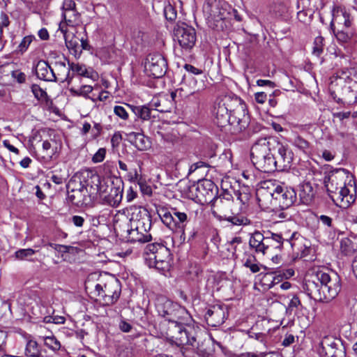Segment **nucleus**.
<instances>
[{
    "label": "nucleus",
    "instance_id": "obj_1",
    "mask_svg": "<svg viewBox=\"0 0 357 357\" xmlns=\"http://www.w3.org/2000/svg\"><path fill=\"white\" fill-rule=\"evenodd\" d=\"M245 112V104L241 98L236 96H226L214 105V121L220 128L229 126L233 128L231 132H241L245 130L250 123V116Z\"/></svg>",
    "mask_w": 357,
    "mask_h": 357
},
{
    "label": "nucleus",
    "instance_id": "obj_2",
    "mask_svg": "<svg viewBox=\"0 0 357 357\" xmlns=\"http://www.w3.org/2000/svg\"><path fill=\"white\" fill-rule=\"evenodd\" d=\"M299 234L294 231L289 236L288 234L284 235L280 233H273L271 231L263 233L255 231L249 240L250 247L255 250L256 253L270 256L275 252H282L284 250L291 249L294 252L296 243Z\"/></svg>",
    "mask_w": 357,
    "mask_h": 357
},
{
    "label": "nucleus",
    "instance_id": "obj_3",
    "mask_svg": "<svg viewBox=\"0 0 357 357\" xmlns=\"http://www.w3.org/2000/svg\"><path fill=\"white\" fill-rule=\"evenodd\" d=\"M130 219L128 229V239L132 243H146L152 239L150 229L152 225L151 216L146 208H138Z\"/></svg>",
    "mask_w": 357,
    "mask_h": 357
},
{
    "label": "nucleus",
    "instance_id": "obj_4",
    "mask_svg": "<svg viewBox=\"0 0 357 357\" xmlns=\"http://www.w3.org/2000/svg\"><path fill=\"white\" fill-rule=\"evenodd\" d=\"M192 317L189 314V319H183L176 324L168 325L167 335L168 340L178 347L190 345L197 347V329L193 324Z\"/></svg>",
    "mask_w": 357,
    "mask_h": 357
},
{
    "label": "nucleus",
    "instance_id": "obj_5",
    "mask_svg": "<svg viewBox=\"0 0 357 357\" xmlns=\"http://www.w3.org/2000/svg\"><path fill=\"white\" fill-rule=\"evenodd\" d=\"M270 144L271 137L259 138L253 144L250 150L252 162L257 169L266 173L276 170Z\"/></svg>",
    "mask_w": 357,
    "mask_h": 357
},
{
    "label": "nucleus",
    "instance_id": "obj_6",
    "mask_svg": "<svg viewBox=\"0 0 357 357\" xmlns=\"http://www.w3.org/2000/svg\"><path fill=\"white\" fill-rule=\"evenodd\" d=\"M75 183H78L79 185H81V189L84 188L90 197L101 196L107 192L108 186L102 182L100 175L91 169H84L76 174L70 179L66 188L68 189Z\"/></svg>",
    "mask_w": 357,
    "mask_h": 357
},
{
    "label": "nucleus",
    "instance_id": "obj_7",
    "mask_svg": "<svg viewBox=\"0 0 357 357\" xmlns=\"http://www.w3.org/2000/svg\"><path fill=\"white\" fill-rule=\"evenodd\" d=\"M144 260L148 266L155 268L163 273L170 268L171 252L162 243L148 244L144 251Z\"/></svg>",
    "mask_w": 357,
    "mask_h": 357
},
{
    "label": "nucleus",
    "instance_id": "obj_8",
    "mask_svg": "<svg viewBox=\"0 0 357 357\" xmlns=\"http://www.w3.org/2000/svg\"><path fill=\"white\" fill-rule=\"evenodd\" d=\"M155 309L159 316L168 321L169 325L176 324L183 319H189V312L185 307L164 296L156 298Z\"/></svg>",
    "mask_w": 357,
    "mask_h": 357
},
{
    "label": "nucleus",
    "instance_id": "obj_9",
    "mask_svg": "<svg viewBox=\"0 0 357 357\" xmlns=\"http://www.w3.org/2000/svg\"><path fill=\"white\" fill-rule=\"evenodd\" d=\"M273 188L270 189V195L272 197L271 204L280 208L281 210L287 209L297 202V193L294 188L284 184L275 185L271 183Z\"/></svg>",
    "mask_w": 357,
    "mask_h": 357
},
{
    "label": "nucleus",
    "instance_id": "obj_10",
    "mask_svg": "<svg viewBox=\"0 0 357 357\" xmlns=\"http://www.w3.org/2000/svg\"><path fill=\"white\" fill-rule=\"evenodd\" d=\"M274 165L276 170L284 171L291 167L294 159V153L287 144L280 142L277 137H271V144Z\"/></svg>",
    "mask_w": 357,
    "mask_h": 357
},
{
    "label": "nucleus",
    "instance_id": "obj_11",
    "mask_svg": "<svg viewBox=\"0 0 357 357\" xmlns=\"http://www.w3.org/2000/svg\"><path fill=\"white\" fill-rule=\"evenodd\" d=\"M121 292V284L116 278L107 280L104 285L96 284L93 294L102 298L103 305L109 306L117 302Z\"/></svg>",
    "mask_w": 357,
    "mask_h": 357
},
{
    "label": "nucleus",
    "instance_id": "obj_12",
    "mask_svg": "<svg viewBox=\"0 0 357 357\" xmlns=\"http://www.w3.org/2000/svg\"><path fill=\"white\" fill-rule=\"evenodd\" d=\"M231 7L222 0H206L203 12L208 22H220L231 18Z\"/></svg>",
    "mask_w": 357,
    "mask_h": 357
},
{
    "label": "nucleus",
    "instance_id": "obj_13",
    "mask_svg": "<svg viewBox=\"0 0 357 357\" xmlns=\"http://www.w3.org/2000/svg\"><path fill=\"white\" fill-rule=\"evenodd\" d=\"M320 357H345L344 347L340 340L333 336H324L317 347Z\"/></svg>",
    "mask_w": 357,
    "mask_h": 357
},
{
    "label": "nucleus",
    "instance_id": "obj_14",
    "mask_svg": "<svg viewBox=\"0 0 357 357\" xmlns=\"http://www.w3.org/2000/svg\"><path fill=\"white\" fill-rule=\"evenodd\" d=\"M318 275L322 284V290L324 294L326 303L332 301L340 293L342 285L341 280L338 275L333 273L330 275L323 271H318Z\"/></svg>",
    "mask_w": 357,
    "mask_h": 357
},
{
    "label": "nucleus",
    "instance_id": "obj_15",
    "mask_svg": "<svg viewBox=\"0 0 357 357\" xmlns=\"http://www.w3.org/2000/svg\"><path fill=\"white\" fill-rule=\"evenodd\" d=\"M167 69V62L159 53L149 54L144 61V71L149 77L153 78L162 77Z\"/></svg>",
    "mask_w": 357,
    "mask_h": 357
},
{
    "label": "nucleus",
    "instance_id": "obj_16",
    "mask_svg": "<svg viewBox=\"0 0 357 357\" xmlns=\"http://www.w3.org/2000/svg\"><path fill=\"white\" fill-rule=\"evenodd\" d=\"M174 36L177 38L181 50L188 53L196 42L195 29L188 24H176L174 29Z\"/></svg>",
    "mask_w": 357,
    "mask_h": 357
},
{
    "label": "nucleus",
    "instance_id": "obj_17",
    "mask_svg": "<svg viewBox=\"0 0 357 357\" xmlns=\"http://www.w3.org/2000/svg\"><path fill=\"white\" fill-rule=\"evenodd\" d=\"M197 198L200 202L211 203L214 206L218 199V188L217 185L209 179L199 180L196 187Z\"/></svg>",
    "mask_w": 357,
    "mask_h": 357
},
{
    "label": "nucleus",
    "instance_id": "obj_18",
    "mask_svg": "<svg viewBox=\"0 0 357 357\" xmlns=\"http://www.w3.org/2000/svg\"><path fill=\"white\" fill-rule=\"evenodd\" d=\"M347 173L348 171L345 169L331 167L328 174L324 177V187L328 195L332 200L340 189V183L337 181L340 180L343 182V179Z\"/></svg>",
    "mask_w": 357,
    "mask_h": 357
},
{
    "label": "nucleus",
    "instance_id": "obj_19",
    "mask_svg": "<svg viewBox=\"0 0 357 357\" xmlns=\"http://www.w3.org/2000/svg\"><path fill=\"white\" fill-rule=\"evenodd\" d=\"M199 90L200 88L197 87V79L190 75H184L179 87L174 92L172 93L171 96L173 99L177 95L181 98H185Z\"/></svg>",
    "mask_w": 357,
    "mask_h": 357
},
{
    "label": "nucleus",
    "instance_id": "obj_20",
    "mask_svg": "<svg viewBox=\"0 0 357 357\" xmlns=\"http://www.w3.org/2000/svg\"><path fill=\"white\" fill-rule=\"evenodd\" d=\"M68 69L67 72V75L65 77L61 78V82H67L68 84H70L72 81L73 77H70V71L71 70L73 74H76L77 75L90 78L93 81H96L98 77V73L91 68L87 67L84 64L80 63H74L68 62Z\"/></svg>",
    "mask_w": 357,
    "mask_h": 357
},
{
    "label": "nucleus",
    "instance_id": "obj_21",
    "mask_svg": "<svg viewBox=\"0 0 357 357\" xmlns=\"http://www.w3.org/2000/svg\"><path fill=\"white\" fill-rule=\"evenodd\" d=\"M155 206L156 213L163 225L173 232L178 234L176 215H173L172 212L173 207L162 204L155 205Z\"/></svg>",
    "mask_w": 357,
    "mask_h": 357
},
{
    "label": "nucleus",
    "instance_id": "obj_22",
    "mask_svg": "<svg viewBox=\"0 0 357 357\" xmlns=\"http://www.w3.org/2000/svg\"><path fill=\"white\" fill-rule=\"evenodd\" d=\"M319 276L317 272L314 278L306 280L303 285V289L310 298L324 303L326 296H324L323 293L322 284Z\"/></svg>",
    "mask_w": 357,
    "mask_h": 357
},
{
    "label": "nucleus",
    "instance_id": "obj_23",
    "mask_svg": "<svg viewBox=\"0 0 357 357\" xmlns=\"http://www.w3.org/2000/svg\"><path fill=\"white\" fill-rule=\"evenodd\" d=\"M72 185H73V188L70 186L68 189L67 188L68 202L78 207L87 205L88 196L84 193L86 191L84 188L81 189V185H79L78 183Z\"/></svg>",
    "mask_w": 357,
    "mask_h": 357
},
{
    "label": "nucleus",
    "instance_id": "obj_24",
    "mask_svg": "<svg viewBox=\"0 0 357 357\" xmlns=\"http://www.w3.org/2000/svg\"><path fill=\"white\" fill-rule=\"evenodd\" d=\"M355 200L356 196L350 193L349 190L345 185V182H340V189L332 200L334 204L340 208H346Z\"/></svg>",
    "mask_w": 357,
    "mask_h": 357
},
{
    "label": "nucleus",
    "instance_id": "obj_25",
    "mask_svg": "<svg viewBox=\"0 0 357 357\" xmlns=\"http://www.w3.org/2000/svg\"><path fill=\"white\" fill-rule=\"evenodd\" d=\"M36 75L41 80L46 82H57V77L49 63L40 60L36 66Z\"/></svg>",
    "mask_w": 357,
    "mask_h": 357
},
{
    "label": "nucleus",
    "instance_id": "obj_26",
    "mask_svg": "<svg viewBox=\"0 0 357 357\" xmlns=\"http://www.w3.org/2000/svg\"><path fill=\"white\" fill-rule=\"evenodd\" d=\"M123 181L119 178H115L112 182L110 191L108 194V201L114 206L119 205L123 198Z\"/></svg>",
    "mask_w": 357,
    "mask_h": 357
},
{
    "label": "nucleus",
    "instance_id": "obj_27",
    "mask_svg": "<svg viewBox=\"0 0 357 357\" xmlns=\"http://www.w3.org/2000/svg\"><path fill=\"white\" fill-rule=\"evenodd\" d=\"M68 24H59V29H61V32L63 33V38L68 49L75 56H79L82 53V50L79 44V39L74 36H72L71 38L69 39L70 36L67 33L66 30Z\"/></svg>",
    "mask_w": 357,
    "mask_h": 357
},
{
    "label": "nucleus",
    "instance_id": "obj_28",
    "mask_svg": "<svg viewBox=\"0 0 357 357\" xmlns=\"http://www.w3.org/2000/svg\"><path fill=\"white\" fill-rule=\"evenodd\" d=\"M316 190L310 181H304L299 185V203L308 205L314 199Z\"/></svg>",
    "mask_w": 357,
    "mask_h": 357
},
{
    "label": "nucleus",
    "instance_id": "obj_29",
    "mask_svg": "<svg viewBox=\"0 0 357 357\" xmlns=\"http://www.w3.org/2000/svg\"><path fill=\"white\" fill-rule=\"evenodd\" d=\"M39 309L40 316H39L35 312H33V314L36 317L37 319H43L44 323H53L56 324H63L66 321L65 318L61 316H50L46 315L54 312V310L52 307H48L45 305L37 306Z\"/></svg>",
    "mask_w": 357,
    "mask_h": 357
},
{
    "label": "nucleus",
    "instance_id": "obj_30",
    "mask_svg": "<svg viewBox=\"0 0 357 357\" xmlns=\"http://www.w3.org/2000/svg\"><path fill=\"white\" fill-rule=\"evenodd\" d=\"M342 28L336 29L335 24H330L331 30L335 36L337 40L342 43H347L354 36V31L353 28L351 26V24H341Z\"/></svg>",
    "mask_w": 357,
    "mask_h": 357
},
{
    "label": "nucleus",
    "instance_id": "obj_31",
    "mask_svg": "<svg viewBox=\"0 0 357 357\" xmlns=\"http://www.w3.org/2000/svg\"><path fill=\"white\" fill-rule=\"evenodd\" d=\"M173 215H176V223L178 229V234H180V240L184 242L185 240V228L187 225L190 221V218L185 212L178 211L176 208L173 207Z\"/></svg>",
    "mask_w": 357,
    "mask_h": 357
},
{
    "label": "nucleus",
    "instance_id": "obj_32",
    "mask_svg": "<svg viewBox=\"0 0 357 357\" xmlns=\"http://www.w3.org/2000/svg\"><path fill=\"white\" fill-rule=\"evenodd\" d=\"M127 107L134 114L135 120L145 121L150 120L151 117H155L147 104L143 105L127 104Z\"/></svg>",
    "mask_w": 357,
    "mask_h": 357
},
{
    "label": "nucleus",
    "instance_id": "obj_33",
    "mask_svg": "<svg viewBox=\"0 0 357 357\" xmlns=\"http://www.w3.org/2000/svg\"><path fill=\"white\" fill-rule=\"evenodd\" d=\"M213 215L218 220H225L232 225L241 226L250 225V221L245 215L241 213L233 214L231 215H220L215 211H212Z\"/></svg>",
    "mask_w": 357,
    "mask_h": 357
},
{
    "label": "nucleus",
    "instance_id": "obj_34",
    "mask_svg": "<svg viewBox=\"0 0 357 357\" xmlns=\"http://www.w3.org/2000/svg\"><path fill=\"white\" fill-rule=\"evenodd\" d=\"M129 177H130L129 180L131 182H135V181L137 182V183L139 186L140 190L143 195H148V196L152 195V193H153L152 188L150 185H149L148 184H146L145 180L143 179L142 176L138 174L137 169H134L133 173L132 172L130 173Z\"/></svg>",
    "mask_w": 357,
    "mask_h": 357
},
{
    "label": "nucleus",
    "instance_id": "obj_35",
    "mask_svg": "<svg viewBox=\"0 0 357 357\" xmlns=\"http://www.w3.org/2000/svg\"><path fill=\"white\" fill-rule=\"evenodd\" d=\"M130 136H133L131 142L132 145H134L138 150H146L150 146V142L149 138L146 137L144 134L139 132H133L130 135Z\"/></svg>",
    "mask_w": 357,
    "mask_h": 357
},
{
    "label": "nucleus",
    "instance_id": "obj_36",
    "mask_svg": "<svg viewBox=\"0 0 357 357\" xmlns=\"http://www.w3.org/2000/svg\"><path fill=\"white\" fill-rule=\"evenodd\" d=\"M316 217L318 222L325 229L333 230L334 235L337 234L339 236L342 234V232L335 227L334 220L331 217L324 214L320 215H317Z\"/></svg>",
    "mask_w": 357,
    "mask_h": 357
},
{
    "label": "nucleus",
    "instance_id": "obj_37",
    "mask_svg": "<svg viewBox=\"0 0 357 357\" xmlns=\"http://www.w3.org/2000/svg\"><path fill=\"white\" fill-rule=\"evenodd\" d=\"M31 90L35 98H36L38 100L45 102L47 105H52V100L49 97L47 92L40 88L39 85L33 84L31 86Z\"/></svg>",
    "mask_w": 357,
    "mask_h": 357
},
{
    "label": "nucleus",
    "instance_id": "obj_38",
    "mask_svg": "<svg viewBox=\"0 0 357 357\" xmlns=\"http://www.w3.org/2000/svg\"><path fill=\"white\" fill-rule=\"evenodd\" d=\"M35 36L33 35H29L24 36L19 45L17 46L15 52L17 54L22 55L24 54L28 50L31 43L35 40Z\"/></svg>",
    "mask_w": 357,
    "mask_h": 357
},
{
    "label": "nucleus",
    "instance_id": "obj_39",
    "mask_svg": "<svg viewBox=\"0 0 357 357\" xmlns=\"http://www.w3.org/2000/svg\"><path fill=\"white\" fill-rule=\"evenodd\" d=\"M215 312L214 315L213 316L211 321H214L215 324H213V325H220L225 323L227 319V317L225 314V312L223 307L220 305H215Z\"/></svg>",
    "mask_w": 357,
    "mask_h": 357
},
{
    "label": "nucleus",
    "instance_id": "obj_40",
    "mask_svg": "<svg viewBox=\"0 0 357 357\" xmlns=\"http://www.w3.org/2000/svg\"><path fill=\"white\" fill-rule=\"evenodd\" d=\"M93 91V87L91 85H82L79 89H71L70 92L77 96H82L85 98H89L96 102L94 98H91L89 94Z\"/></svg>",
    "mask_w": 357,
    "mask_h": 357
},
{
    "label": "nucleus",
    "instance_id": "obj_41",
    "mask_svg": "<svg viewBox=\"0 0 357 357\" xmlns=\"http://www.w3.org/2000/svg\"><path fill=\"white\" fill-rule=\"evenodd\" d=\"M26 357H40L38 344L36 341H29L26 344L25 349Z\"/></svg>",
    "mask_w": 357,
    "mask_h": 357
},
{
    "label": "nucleus",
    "instance_id": "obj_42",
    "mask_svg": "<svg viewBox=\"0 0 357 357\" xmlns=\"http://www.w3.org/2000/svg\"><path fill=\"white\" fill-rule=\"evenodd\" d=\"M294 146L297 147L304 153H307L310 149V143L300 135H296L291 141Z\"/></svg>",
    "mask_w": 357,
    "mask_h": 357
},
{
    "label": "nucleus",
    "instance_id": "obj_43",
    "mask_svg": "<svg viewBox=\"0 0 357 357\" xmlns=\"http://www.w3.org/2000/svg\"><path fill=\"white\" fill-rule=\"evenodd\" d=\"M36 250L32 248L19 249L15 252L14 256L18 260H29L31 261L29 257H32Z\"/></svg>",
    "mask_w": 357,
    "mask_h": 357
},
{
    "label": "nucleus",
    "instance_id": "obj_44",
    "mask_svg": "<svg viewBox=\"0 0 357 357\" xmlns=\"http://www.w3.org/2000/svg\"><path fill=\"white\" fill-rule=\"evenodd\" d=\"M188 275L190 279L198 283L201 282L203 278V271L199 266L195 265L190 267Z\"/></svg>",
    "mask_w": 357,
    "mask_h": 357
},
{
    "label": "nucleus",
    "instance_id": "obj_45",
    "mask_svg": "<svg viewBox=\"0 0 357 357\" xmlns=\"http://www.w3.org/2000/svg\"><path fill=\"white\" fill-rule=\"evenodd\" d=\"M44 344L54 351H59L61 348L60 342L54 335L45 337Z\"/></svg>",
    "mask_w": 357,
    "mask_h": 357
},
{
    "label": "nucleus",
    "instance_id": "obj_46",
    "mask_svg": "<svg viewBox=\"0 0 357 357\" xmlns=\"http://www.w3.org/2000/svg\"><path fill=\"white\" fill-rule=\"evenodd\" d=\"M324 40L322 36H317L313 43L312 54L317 57L320 56L324 51Z\"/></svg>",
    "mask_w": 357,
    "mask_h": 357
},
{
    "label": "nucleus",
    "instance_id": "obj_47",
    "mask_svg": "<svg viewBox=\"0 0 357 357\" xmlns=\"http://www.w3.org/2000/svg\"><path fill=\"white\" fill-rule=\"evenodd\" d=\"M62 17L63 20L60 22H75L79 20V14L76 9H73L62 12Z\"/></svg>",
    "mask_w": 357,
    "mask_h": 357
},
{
    "label": "nucleus",
    "instance_id": "obj_48",
    "mask_svg": "<svg viewBox=\"0 0 357 357\" xmlns=\"http://www.w3.org/2000/svg\"><path fill=\"white\" fill-rule=\"evenodd\" d=\"M255 257H248L243 263V266L250 270L253 273H258L260 271V265L258 263H255Z\"/></svg>",
    "mask_w": 357,
    "mask_h": 357
},
{
    "label": "nucleus",
    "instance_id": "obj_49",
    "mask_svg": "<svg viewBox=\"0 0 357 357\" xmlns=\"http://www.w3.org/2000/svg\"><path fill=\"white\" fill-rule=\"evenodd\" d=\"M272 272L266 273L262 275L260 284L264 289H270L273 288Z\"/></svg>",
    "mask_w": 357,
    "mask_h": 357
},
{
    "label": "nucleus",
    "instance_id": "obj_50",
    "mask_svg": "<svg viewBox=\"0 0 357 357\" xmlns=\"http://www.w3.org/2000/svg\"><path fill=\"white\" fill-rule=\"evenodd\" d=\"M164 15L167 21L172 22L176 18V11L171 5H168L164 8Z\"/></svg>",
    "mask_w": 357,
    "mask_h": 357
},
{
    "label": "nucleus",
    "instance_id": "obj_51",
    "mask_svg": "<svg viewBox=\"0 0 357 357\" xmlns=\"http://www.w3.org/2000/svg\"><path fill=\"white\" fill-rule=\"evenodd\" d=\"M151 112L158 111L160 112H165V110L160 107V100L157 98H153L149 103H147Z\"/></svg>",
    "mask_w": 357,
    "mask_h": 357
},
{
    "label": "nucleus",
    "instance_id": "obj_52",
    "mask_svg": "<svg viewBox=\"0 0 357 357\" xmlns=\"http://www.w3.org/2000/svg\"><path fill=\"white\" fill-rule=\"evenodd\" d=\"M114 114L123 120H127L128 119V113L125 109L124 107L121 105H116L114 108Z\"/></svg>",
    "mask_w": 357,
    "mask_h": 357
},
{
    "label": "nucleus",
    "instance_id": "obj_53",
    "mask_svg": "<svg viewBox=\"0 0 357 357\" xmlns=\"http://www.w3.org/2000/svg\"><path fill=\"white\" fill-rule=\"evenodd\" d=\"M276 272L278 274H280V277L282 278V280H287L294 276L295 273L294 270L292 268H279L276 270Z\"/></svg>",
    "mask_w": 357,
    "mask_h": 357
},
{
    "label": "nucleus",
    "instance_id": "obj_54",
    "mask_svg": "<svg viewBox=\"0 0 357 357\" xmlns=\"http://www.w3.org/2000/svg\"><path fill=\"white\" fill-rule=\"evenodd\" d=\"M106 155V149L100 148L92 157V161L94 163L101 162L104 160Z\"/></svg>",
    "mask_w": 357,
    "mask_h": 357
},
{
    "label": "nucleus",
    "instance_id": "obj_55",
    "mask_svg": "<svg viewBox=\"0 0 357 357\" xmlns=\"http://www.w3.org/2000/svg\"><path fill=\"white\" fill-rule=\"evenodd\" d=\"M11 77L19 84L24 83L26 79V75L20 70H13L11 72Z\"/></svg>",
    "mask_w": 357,
    "mask_h": 357
},
{
    "label": "nucleus",
    "instance_id": "obj_56",
    "mask_svg": "<svg viewBox=\"0 0 357 357\" xmlns=\"http://www.w3.org/2000/svg\"><path fill=\"white\" fill-rule=\"evenodd\" d=\"M184 69L188 72V75L193 77V75H198L203 73L202 70L199 69L194 66L188 63L184 65Z\"/></svg>",
    "mask_w": 357,
    "mask_h": 357
},
{
    "label": "nucleus",
    "instance_id": "obj_57",
    "mask_svg": "<svg viewBox=\"0 0 357 357\" xmlns=\"http://www.w3.org/2000/svg\"><path fill=\"white\" fill-rule=\"evenodd\" d=\"M249 338L257 340L259 342L264 340L265 335L262 333H254L250 329L244 331Z\"/></svg>",
    "mask_w": 357,
    "mask_h": 357
},
{
    "label": "nucleus",
    "instance_id": "obj_58",
    "mask_svg": "<svg viewBox=\"0 0 357 357\" xmlns=\"http://www.w3.org/2000/svg\"><path fill=\"white\" fill-rule=\"evenodd\" d=\"M301 305V303L299 298L294 295L289 303L288 307H287V311H292L294 308H297Z\"/></svg>",
    "mask_w": 357,
    "mask_h": 357
},
{
    "label": "nucleus",
    "instance_id": "obj_59",
    "mask_svg": "<svg viewBox=\"0 0 357 357\" xmlns=\"http://www.w3.org/2000/svg\"><path fill=\"white\" fill-rule=\"evenodd\" d=\"M70 222L77 227H82L85 222L84 217L81 215H75L70 218Z\"/></svg>",
    "mask_w": 357,
    "mask_h": 357
},
{
    "label": "nucleus",
    "instance_id": "obj_60",
    "mask_svg": "<svg viewBox=\"0 0 357 357\" xmlns=\"http://www.w3.org/2000/svg\"><path fill=\"white\" fill-rule=\"evenodd\" d=\"M208 167V165L203 161H199L197 162H195L192 164L189 168V174H192V172H195L196 170L201 169V168H207Z\"/></svg>",
    "mask_w": 357,
    "mask_h": 357
},
{
    "label": "nucleus",
    "instance_id": "obj_61",
    "mask_svg": "<svg viewBox=\"0 0 357 357\" xmlns=\"http://www.w3.org/2000/svg\"><path fill=\"white\" fill-rule=\"evenodd\" d=\"M233 196L236 197L243 204H245L248 199V196L246 193H242L239 190H235L232 189Z\"/></svg>",
    "mask_w": 357,
    "mask_h": 357
},
{
    "label": "nucleus",
    "instance_id": "obj_62",
    "mask_svg": "<svg viewBox=\"0 0 357 357\" xmlns=\"http://www.w3.org/2000/svg\"><path fill=\"white\" fill-rule=\"evenodd\" d=\"M295 342V337L292 334L287 333L283 340H282V345L284 347H289Z\"/></svg>",
    "mask_w": 357,
    "mask_h": 357
},
{
    "label": "nucleus",
    "instance_id": "obj_63",
    "mask_svg": "<svg viewBox=\"0 0 357 357\" xmlns=\"http://www.w3.org/2000/svg\"><path fill=\"white\" fill-rule=\"evenodd\" d=\"M298 250L301 251V252L300 253H298V252L296 253V258H304V257H306L307 256V255L310 252V248L309 247H307L305 245H301V248Z\"/></svg>",
    "mask_w": 357,
    "mask_h": 357
},
{
    "label": "nucleus",
    "instance_id": "obj_64",
    "mask_svg": "<svg viewBox=\"0 0 357 357\" xmlns=\"http://www.w3.org/2000/svg\"><path fill=\"white\" fill-rule=\"evenodd\" d=\"M119 328L122 332L128 333L132 330V325L125 320H121L119 323Z\"/></svg>",
    "mask_w": 357,
    "mask_h": 357
}]
</instances>
